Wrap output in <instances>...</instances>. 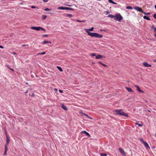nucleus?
<instances>
[{"label":"nucleus","instance_id":"40","mask_svg":"<svg viewBox=\"0 0 156 156\" xmlns=\"http://www.w3.org/2000/svg\"><path fill=\"white\" fill-rule=\"evenodd\" d=\"M91 55L92 56H95V53H92L91 54Z\"/></svg>","mask_w":156,"mask_h":156},{"label":"nucleus","instance_id":"28","mask_svg":"<svg viewBox=\"0 0 156 156\" xmlns=\"http://www.w3.org/2000/svg\"><path fill=\"white\" fill-rule=\"evenodd\" d=\"M126 9H133V8L130 6H127L126 7Z\"/></svg>","mask_w":156,"mask_h":156},{"label":"nucleus","instance_id":"32","mask_svg":"<svg viewBox=\"0 0 156 156\" xmlns=\"http://www.w3.org/2000/svg\"><path fill=\"white\" fill-rule=\"evenodd\" d=\"M101 156H107V154L104 153H101Z\"/></svg>","mask_w":156,"mask_h":156},{"label":"nucleus","instance_id":"21","mask_svg":"<svg viewBox=\"0 0 156 156\" xmlns=\"http://www.w3.org/2000/svg\"><path fill=\"white\" fill-rule=\"evenodd\" d=\"M62 108L64 110H67V108L66 106H65L64 105H62Z\"/></svg>","mask_w":156,"mask_h":156},{"label":"nucleus","instance_id":"35","mask_svg":"<svg viewBox=\"0 0 156 156\" xmlns=\"http://www.w3.org/2000/svg\"><path fill=\"white\" fill-rule=\"evenodd\" d=\"M7 67L9 68V69L10 70L13 71H14V70L13 69H12L11 68H10L9 66H7Z\"/></svg>","mask_w":156,"mask_h":156},{"label":"nucleus","instance_id":"39","mask_svg":"<svg viewBox=\"0 0 156 156\" xmlns=\"http://www.w3.org/2000/svg\"><path fill=\"white\" fill-rule=\"evenodd\" d=\"M31 8L33 9H35L36 8V7L35 6H31Z\"/></svg>","mask_w":156,"mask_h":156},{"label":"nucleus","instance_id":"6","mask_svg":"<svg viewBox=\"0 0 156 156\" xmlns=\"http://www.w3.org/2000/svg\"><path fill=\"white\" fill-rule=\"evenodd\" d=\"M6 144L5 145V147H8V146L10 142V139L8 136L7 133H6Z\"/></svg>","mask_w":156,"mask_h":156},{"label":"nucleus","instance_id":"12","mask_svg":"<svg viewBox=\"0 0 156 156\" xmlns=\"http://www.w3.org/2000/svg\"><path fill=\"white\" fill-rule=\"evenodd\" d=\"M126 89H127L129 92H133V91L132 90V89L130 87H126Z\"/></svg>","mask_w":156,"mask_h":156},{"label":"nucleus","instance_id":"17","mask_svg":"<svg viewBox=\"0 0 156 156\" xmlns=\"http://www.w3.org/2000/svg\"><path fill=\"white\" fill-rule=\"evenodd\" d=\"M8 149V147H5V151L4 153V155H6L7 154V150Z\"/></svg>","mask_w":156,"mask_h":156},{"label":"nucleus","instance_id":"13","mask_svg":"<svg viewBox=\"0 0 156 156\" xmlns=\"http://www.w3.org/2000/svg\"><path fill=\"white\" fill-rule=\"evenodd\" d=\"M152 29L153 30L154 32L155 33L154 35L155 37H156V28L154 27V26H153L151 27Z\"/></svg>","mask_w":156,"mask_h":156},{"label":"nucleus","instance_id":"19","mask_svg":"<svg viewBox=\"0 0 156 156\" xmlns=\"http://www.w3.org/2000/svg\"><path fill=\"white\" fill-rule=\"evenodd\" d=\"M143 18L144 19H146L148 20H150V19L149 17L145 16H144Z\"/></svg>","mask_w":156,"mask_h":156},{"label":"nucleus","instance_id":"36","mask_svg":"<svg viewBox=\"0 0 156 156\" xmlns=\"http://www.w3.org/2000/svg\"><path fill=\"white\" fill-rule=\"evenodd\" d=\"M135 124H136L138 125L139 126H143L142 124H138V123H137V122H136V123H135Z\"/></svg>","mask_w":156,"mask_h":156},{"label":"nucleus","instance_id":"29","mask_svg":"<svg viewBox=\"0 0 156 156\" xmlns=\"http://www.w3.org/2000/svg\"><path fill=\"white\" fill-rule=\"evenodd\" d=\"M108 17L112 18L114 17V16L110 14L108 16Z\"/></svg>","mask_w":156,"mask_h":156},{"label":"nucleus","instance_id":"31","mask_svg":"<svg viewBox=\"0 0 156 156\" xmlns=\"http://www.w3.org/2000/svg\"><path fill=\"white\" fill-rule=\"evenodd\" d=\"M51 9H50L48 8H45L44 9V10L45 11H51Z\"/></svg>","mask_w":156,"mask_h":156},{"label":"nucleus","instance_id":"24","mask_svg":"<svg viewBox=\"0 0 156 156\" xmlns=\"http://www.w3.org/2000/svg\"><path fill=\"white\" fill-rule=\"evenodd\" d=\"M58 9L65 10V7H59L58 8Z\"/></svg>","mask_w":156,"mask_h":156},{"label":"nucleus","instance_id":"22","mask_svg":"<svg viewBox=\"0 0 156 156\" xmlns=\"http://www.w3.org/2000/svg\"><path fill=\"white\" fill-rule=\"evenodd\" d=\"M64 15H66V16H68V17H72L73 16L70 14H64Z\"/></svg>","mask_w":156,"mask_h":156},{"label":"nucleus","instance_id":"3","mask_svg":"<svg viewBox=\"0 0 156 156\" xmlns=\"http://www.w3.org/2000/svg\"><path fill=\"white\" fill-rule=\"evenodd\" d=\"M123 17L119 13H118L116 14L115 17V20H117L119 21H120L122 19Z\"/></svg>","mask_w":156,"mask_h":156},{"label":"nucleus","instance_id":"51","mask_svg":"<svg viewBox=\"0 0 156 156\" xmlns=\"http://www.w3.org/2000/svg\"><path fill=\"white\" fill-rule=\"evenodd\" d=\"M154 7H155V9H156V5H154Z\"/></svg>","mask_w":156,"mask_h":156},{"label":"nucleus","instance_id":"18","mask_svg":"<svg viewBox=\"0 0 156 156\" xmlns=\"http://www.w3.org/2000/svg\"><path fill=\"white\" fill-rule=\"evenodd\" d=\"M51 43L50 41H45L42 42V44H45L46 43Z\"/></svg>","mask_w":156,"mask_h":156},{"label":"nucleus","instance_id":"4","mask_svg":"<svg viewBox=\"0 0 156 156\" xmlns=\"http://www.w3.org/2000/svg\"><path fill=\"white\" fill-rule=\"evenodd\" d=\"M31 29L37 30H39L41 29L44 32H45V30L41 27H31Z\"/></svg>","mask_w":156,"mask_h":156},{"label":"nucleus","instance_id":"49","mask_svg":"<svg viewBox=\"0 0 156 156\" xmlns=\"http://www.w3.org/2000/svg\"><path fill=\"white\" fill-rule=\"evenodd\" d=\"M98 63H100V64H101V65H102V63H102V62H99Z\"/></svg>","mask_w":156,"mask_h":156},{"label":"nucleus","instance_id":"16","mask_svg":"<svg viewBox=\"0 0 156 156\" xmlns=\"http://www.w3.org/2000/svg\"><path fill=\"white\" fill-rule=\"evenodd\" d=\"M80 113H81V115H84L86 117V118H87V119L88 118V117H89V116H88L85 113H83L81 112H80Z\"/></svg>","mask_w":156,"mask_h":156},{"label":"nucleus","instance_id":"8","mask_svg":"<svg viewBox=\"0 0 156 156\" xmlns=\"http://www.w3.org/2000/svg\"><path fill=\"white\" fill-rule=\"evenodd\" d=\"M134 87L136 88L137 90L140 93H144V92L140 90V87L137 85H135Z\"/></svg>","mask_w":156,"mask_h":156},{"label":"nucleus","instance_id":"30","mask_svg":"<svg viewBox=\"0 0 156 156\" xmlns=\"http://www.w3.org/2000/svg\"><path fill=\"white\" fill-rule=\"evenodd\" d=\"M65 10H73V9L72 8H69V7H65Z\"/></svg>","mask_w":156,"mask_h":156},{"label":"nucleus","instance_id":"37","mask_svg":"<svg viewBox=\"0 0 156 156\" xmlns=\"http://www.w3.org/2000/svg\"><path fill=\"white\" fill-rule=\"evenodd\" d=\"M106 14H108L109 13V11L108 10L107 11L105 12Z\"/></svg>","mask_w":156,"mask_h":156},{"label":"nucleus","instance_id":"23","mask_svg":"<svg viewBox=\"0 0 156 156\" xmlns=\"http://www.w3.org/2000/svg\"><path fill=\"white\" fill-rule=\"evenodd\" d=\"M57 68L60 71L62 72L63 71V70L60 66H57Z\"/></svg>","mask_w":156,"mask_h":156},{"label":"nucleus","instance_id":"34","mask_svg":"<svg viewBox=\"0 0 156 156\" xmlns=\"http://www.w3.org/2000/svg\"><path fill=\"white\" fill-rule=\"evenodd\" d=\"M42 36L43 37H47L48 36V35L47 34L43 35Z\"/></svg>","mask_w":156,"mask_h":156},{"label":"nucleus","instance_id":"11","mask_svg":"<svg viewBox=\"0 0 156 156\" xmlns=\"http://www.w3.org/2000/svg\"><path fill=\"white\" fill-rule=\"evenodd\" d=\"M81 134L85 133L87 136H89V137L90 136V135L89 134L88 132H86L85 131H81Z\"/></svg>","mask_w":156,"mask_h":156},{"label":"nucleus","instance_id":"25","mask_svg":"<svg viewBox=\"0 0 156 156\" xmlns=\"http://www.w3.org/2000/svg\"><path fill=\"white\" fill-rule=\"evenodd\" d=\"M42 19L43 20H44L47 17V16L46 15H42Z\"/></svg>","mask_w":156,"mask_h":156},{"label":"nucleus","instance_id":"46","mask_svg":"<svg viewBox=\"0 0 156 156\" xmlns=\"http://www.w3.org/2000/svg\"><path fill=\"white\" fill-rule=\"evenodd\" d=\"M12 54L13 55H16V53L14 52H13L12 53Z\"/></svg>","mask_w":156,"mask_h":156},{"label":"nucleus","instance_id":"2","mask_svg":"<svg viewBox=\"0 0 156 156\" xmlns=\"http://www.w3.org/2000/svg\"><path fill=\"white\" fill-rule=\"evenodd\" d=\"M86 32L87 33L88 35L91 37H94L96 38H101L103 37L102 35L96 33H92L87 31Z\"/></svg>","mask_w":156,"mask_h":156},{"label":"nucleus","instance_id":"55","mask_svg":"<svg viewBox=\"0 0 156 156\" xmlns=\"http://www.w3.org/2000/svg\"><path fill=\"white\" fill-rule=\"evenodd\" d=\"M155 136H156V134H155Z\"/></svg>","mask_w":156,"mask_h":156},{"label":"nucleus","instance_id":"48","mask_svg":"<svg viewBox=\"0 0 156 156\" xmlns=\"http://www.w3.org/2000/svg\"><path fill=\"white\" fill-rule=\"evenodd\" d=\"M57 90H58L56 88L55 89V91L56 92L57 91Z\"/></svg>","mask_w":156,"mask_h":156},{"label":"nucleus","instance_id":"53","mask_svg":"<svg viewBox=\"0 0 156 156\" xmlns=\"http://www.w3.org/2000/svg\"><path fill=\"white\" fill-rule=\"evenodd\" d=\"M27 92H28V91H27H27H26L25 93H27Z\"/></svg>","mask_w":156,"mask_h":156},{"label":"nucleus","instance_id":"54","mask_svg":"<svg viewBox=\"0 0 156 156\" xmlns=\"http://www.w3.org/2000/svg\"><path fill=\"white\" fill-rule=\"evenodd\" d=\"M26 84H28V83H26Z\"/></svg>","mask_w":156,"mask_h":156},{"label":"nucleus","instance_id":"44","mask_svg":"<svg viewBox=\"0 0 156 156\" xmlns=\"http://www.w3.org/2000/svg\"><path fill=\"white\" fill-rule=\"evenodd\" d=\"M88 119H93L92 118H91V117H90V116H89V117H88Z\"/></svg>","mask_w":156,"mask_h":156},{"label":"nucleus","instance_id":"27","mask_svg":"<svg viewBox=\"0 0 156 156\" xmlns=\"http://www.w3.org/2000/svg\"><path fill=\"white\" fill-rule=\"evenodd\" d=\"M45 54V52H43L42 53H37V55H44Z\"/></svg>","mask_w":156,"mask_h":156},{"label":"nucleus","instance_id":"47","mask_svg":"<svg viewBox=\"0 0 156 156\" xmlns=\"http://www.w3.org/2000/svg\"><path fill=\"white\" fill-rule=\"evenodd\" d=\"M27 45H26V44H23V45H22V46L23 47H24V46H26Z\"/></svg>","mask_w":156,"mask_h":156},{"label":"nucleus","instance_id":"38","mask_svg":"<svg viewBox=\"0 0 156 156\" xmlns=\"http://www.w3.org/2000/svg\"><path fill=\"white\" fill-rule=\"evenodd\" d=\"M153 17L154 18L156 19V13L154 15Z\"/></svg>","mask_w":156,"mask_h":156},{"label":"nucleus","instance_id":"1","mask_svg":"<svg viewBox=\"0 0 156 156\" xmlns=\"http://www.w3.org/2000/svg\"><path fill=\"white\" fill-rule=\"evenodd\" d=\"M122 109H116L113 111L114 114L116 115H119L122 116H123L126 117H128V114L123 112Z\"/></svg>","mask_w":156,"mask_h":156},{"label":"nucleus","instance_id":"45","mask_svg":"<svg viewBox=\"0 0 156 156\" xmlns=\"http://www.w3.org/2000/svg\"><path fill=\"white\" fill-rule=\"evenodd\" d=\"M0 48H3L4 47L3 46L0 45Z\"/></svg>","mask_w":156,"mask_h":156},{"label":"nucleus","instance_id":"10","mask_svg":"<svg viewBox=\"0 0 156 156\" xmlns=\"http://www.w3.org/2000/svg\"><path fill=\"white\" fill-rule=\"evenodd\" d=\"M119 150L120 153L123 155H125L126 153L121 148H119Z\"/></svg>","mask_w":156,"mask_h":156},{"label":"nucleus","instance_id":"9","mask_svg":"<svg viewBox=\"0 0 156 156\" xmlns=\"http://www.w3.org/2000/svg\"><path fill=\"white\" fill-rule=\"evenodd\" d=\"M143 65L146 67H151V65H150L148 64V63L147 62H144L143 63Z\"/></svg>","mask_w":156,"mask_h":156},{"label":"nucleus","instance_id":"14","mask_svg":"<svg viewBox=\"0 0 156 156\" xmlns=\"http://www.w3.org/2000/svg\"><path fill=\"white\" fill-rule=\"evenodd\" d=\"M94 28L93 27H91L90 29H84V30H86L87 31H93V30H94Z\"/></svg>","mask_w":156,"mask_h":156},{"label":"nucleus","instance_id":"52","mask_svg":"<svg viewBox=\"0 0 156 156\" xmlns=\"http://www.w3.org/2000/svg\"><path fill=\"white\" fill-rule=\"evenodd\" d=\"M49 13L50 14H53V13H51V12H50V13Z\"/></svg>","mask_w":156,"mask_h":156},{"label":"nucleus","instance_id":"42","mask_svg":"<svg viewBox=\"0 0 156 156\" xmlns=\"http://www.w3.org/2000/svg\"><path fill=\"white\" fill-rule=\"evenodd\" d=\"M59 92L60 93H62L63 92L62 90H59Z\"/></svg>","mask_w":156,"mask_h":156},{"label":"nucleus","instance_id":"26","mask_svg":"<svg viewBox=\"0 0 156 156\" xmlns=\"http://www.w3.org/2000/svg\"><path fill=\"white\" fill-rule=\"evenodd\" d=\"M76 21L77 22H85V20H82L81 21V20H76Z\"/></svg>","mask_w":156,"mask_h":156},{"label":"nucleus","instance_id":"50","mask_svg":"<svg viewBox=\"0 0 156 156\" xmlns=\"http://www.w3.org/2000/svg\"><path fill=\"white\" fill-rule=\"evenodd\" d=\"M153 61L154 62H156V59L154 60Z\"/></svg>","mask_w":156,"mask_h":156},{"label":"nucleus","instance_id":"7","mask_svg":"<svg viewBox=\"0 0 156 156\" xmlns=\"http://www.w3.org/2000/svg\"><path fill=\"white\" fill-rule=\"evenodd\" d=\"M134 9L139 12H141L142 13L143 12V11L142 10V9L139 6H136L134 8Z\"/></svg>","mask_w":156,"mask_h":156},{"label":"nucleus","instance_id":"20","mask_svg":"<svg viewBox=\"0 0 156 156\" xmlns=\"http://www.w3.org/2000/svg\"><path fill=\"white\" fill-rule=\"evenodd\" d=\"M108 2L111 3L113 4L117 5V3L115 2H114L112 0H108Z\"/></svg>","mask_w":156,"mask_h":156},{"label":"nucleus","instance_id":"5","mask_svg":"<svg viewBox=\"0 0 156 156\" xmlns=\"http://www.w3.org/2000/svg\"><path fill=\"white\" fill-rule=\"evenodd\" d=\"M140 141L144 144L145 146L146 147L147 150H149L150 149V147L148 144L146 142L144 141L143 138H141L140 139Z\"/></svg>","mask_w":156,"mask_h":156},{"label":"nucleus","instance_id":"41","mask_svg":"<svg viewBox=\"0 0 156 156\" xmlns=\"http://www.w3.org/2000/svg\"><path fill=\"white\" fill-rule=\"evenodd\" d=\"M102 65H103V66H104L105 67H107V66L105 64H104L103 63H102Z\"/></svg>","mask_w":156,"mask_h":156},{"label":"nucleus","instance_id":"15","mask_svg":"<svg viewBox=\"0 0 156 156\" xmlns=\"http://www.w3.org/2000/svg\"><path fill=\"white\" fill-rule=\"evenodd\" d=\"M102 57H103V56L102 55H99L96 56L95 58L96 59H100V58H102Z\"/></svg>","mask_w":156,"mask_h":156},{"label":"nucleus","instance_id":"43","mask_svg":"<svg viewBox=\"0 0 156 156\" xmlns=\"http://www.w3.org/2000/svg\"><path fill=\"white\" fill-rule=\"evenodd\" d=\"M44 2H47L48 1V0H43Z\"/></svg>","mask_w":156,"mask_h":156},{"label":"nucleus","instance_id":"33","mask_svg":"<svg viewBox=\"0 0 156 156\" xmlns=\"http://www.w3.org/2000/svg\"><path fill=\"white\" fill-rule=\"evenodd\" d=\"M144 14L145 15H149L150 14V12H148V13H145V12H143Z\"/></svg>","mask_w":156,"mask_h":156}]
</instances>
